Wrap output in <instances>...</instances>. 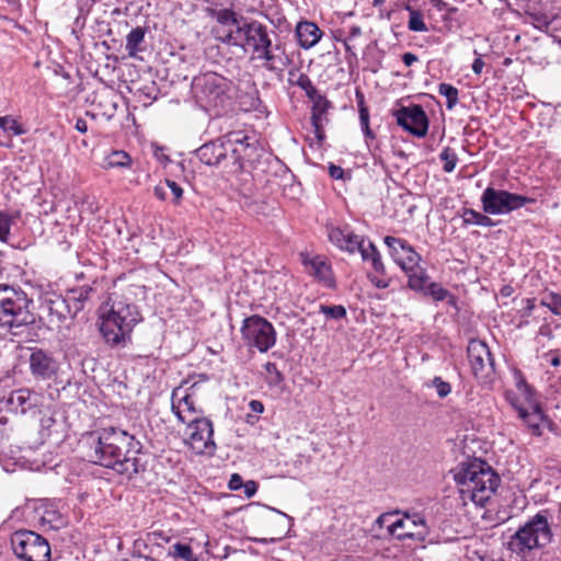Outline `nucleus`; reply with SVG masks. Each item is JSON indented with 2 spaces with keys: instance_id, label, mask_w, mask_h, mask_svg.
<instances>
[{
  "instance_id": "nucleus-32",
  "label": "nucleus",
  "mask_w": 561,
  "mask_h": 561,
  "mask_svg": "<svg viewBox=\"0 0 561 561\" xmlns=\"http://www.w3.org/2000/svg\"><path fill=\"white\" fill-rule=\"evenodd\" d=\"M266 377L265 381L270 388L275 389L277 392H282L284 390V376L278 370L275 363L267 362L264 365Z\"/></svg>"
},
{
  "instance_id": "nucleus-25",
  "label": "nucleus",
  "mask_w": 561,
  "mask_h": 561,
  "mask_svg": "<svg viewBox=\"0 0 561 561\" xmlns=\"http://www.w3.org/2000/svg\"><path fill=\"white\" fill-rule=\"evenodd\" d=\"M302 263L307 272L312 275L327 288L335 287V279L331 264L323 257L317 255L313 257H304Z\"/></svg>"
},
{
  "instance_id": "nucleus-36",
  "label": "nucleus",
  "mask_w": 561,
  "mask_h": 561,
  "mask_svg": "<svg viewBox=\"0 0 561 561\" xmlns=\"http://www.w3.org/2000/svg\"><path fill=\"white\" fill-rule=\"evenodd\" d=\"M465 225H477L481 227H493L495 222L485 214L471 208H466L462 214Z\"/></svg>"
},
{
  "instance_id": "nucleus-13",
  "label": "nucleus",
  "mask_w": 561,
  "mask_h": 561,
  "mask_svg": "<svg viewBox=\"0 0 561 561\" xmlns=\"http://www.w3.org/2000/svg\"><path fill=\"white\" fill-rule=\"evenodd\" d=\"M198 382L188 383L184 380L172 390L171 393V411L181 423L199 417L202 411L196 405V392Z\"/></svg>"
},
{
  "instance_id": "nucleus-5",
  "label": "nucleus",
  "mask_w": 561,
  "mask_h": 561,
  "mask_svg": "<svg viewBox=\"0 0 561 561\" xmlns=\"http://www.w3.org/2000/svg\"><path fill=\"white\" fill-rule=\"evenodd\" d=\"M514 379L516 392L507 391L506 399L533 435L540 436L541 426L547 421L546 415L535 398L533 388L519 370L514 373Z\"/></svg>"
},
{
  "instance_id": "nucleus-15",
  "label": "nucleus",
  "mask_w": 561,
  "mask_h": 561,
  "mask_svg": "<svg viewBox=\"0 0 561 561\" xmlns=\"http://www.w3.org/2000/svg\"><path fill=\"white\" fill-rule=\"evenodd\" d=\"M256 140L243 131L227 134V149H229L230 165L232 172H240L244 163L250 161L257 150Z\"/></svg>"
},
{
  "instance_id": "nucleus-35",
  "label": "nucleus",
  "mask_w": 561,
  "mask_h": 561,
  "mask_svg": "<svg viewBox=\"0 0 561 561\" xmlns=\"http://www.w3.org/2000/svg\"><path fill=\"white\" fill-rule=\"evenodd\" d=\"M309 100L312 102L311 121H325V114L331 103L319 92L309 98Z\"/></svg>"
},
{
  "instance_id": "nucleus-61",
  "label": "nucleus",
  "mask_w": 561,
  "mask_h": 561,
  "mask_svg": "<svg viewBox=\"0 0 561 561\" xmlns=\"http://www.w3.org/2000/svg\"><path fill=\"white\" fill-rule=\"evenodd\" d=\"M342 43L344 45L345 51L350 55V57L356 59L357 55L354 50V47L351 45V39L346 37V38L342 39Z\"/></svg>"
},
{
  "instance_id": "nucleus-43",
  "label": "nucleus",
  "mask_w": 561,
  "mask_h": 561,
  "mask_svg": "<svg viewBox=\"0 0 561 561\" xmlns=\"http://www.w3.org/2000/svg\"><path fill=\"white\" fill-rule=\"evenodd\" d=\"M540 305L548 308L553 314L561 317V295L547 293L541 297Z\"/></svg>"
},
{
  "instance_id": "nucleus-19",
  "label": "nucleus",
  "mask_w": 561,
  "mask_h": 561,
  "mask_svg": "<svg viewBox=\"0 0 561 561\" xmlns=\"http://www.w3.org/2000/svg\"><path fill=\"white\" fill-rule=\"evenodd\" d=\"M397 124L416 137H424L428 129V118L419 104L403 106L396 112Z\"/></svg>"
},
{
  "instance_id": "nucleus-4",
  "label": "nucleus",
  "mask_w": 561,
  "mask_h": 561,
  "mask_svg": "<svg viewBox=\"0 0 561 561\" xmlns=\"http://www.w3.org/2000/svg\"><path fill=\"white\" fill-rule=\"evenodd\" d=\"M32 299L21 288L0 284V329L20 335L35 322Z\"/></svg>"
},
{
  "instance_id": "nucleus-49",
  "label": "nucleus",
  "mask_w": 561,
  "mask_h": 561,
  "mask_svg": "<svg viewBox=\"0 0 561 561\" xmlns=\"http://www.w3.org/2000/svg\"><path fill=\"white\" fill-rule=\"evenodd\" d=\"M431 387L435 388L437 396L442 399L446 398L451 392L450 383L438 376L432 379Z\"/></svg>"
},
{
  "instance_id": "nucleus-10",
  "label": "nucleus",
  "mask_w": 561,
  "mask_h": 561,
  "mask_svg": "<svg viewBox=\"0 0 561 561\" xmlns=\"http://www.w3.org/2000/svg\"><path fill=\"white\" fill-rule=\"evenodd\" d=\"M241 335L244 343L265 353L276 343V331L273 324L261 316H250L243 320Z\"/></svg>"
},
{
  "instance_id": "nucleus-63",
  "label": "nucleus",
  "mask_w": 561,
  "mask_h": 561,
  "mask_svg": "<svg viewBox=\"0 0 561 561\" xmlns=\"http://www.w3.org/2000/svg\"><path fill=\"white\" fill-rule=\"evenodd\" d=\"M75 128H76L79 133H81V134L87 133V130H88V124H87V121H85V119H83V118H81V117L77 118V121H76V125H75Z\"/></svg>"
},
{
  "instance_id": "nucleus-51",
  "label": "nucleus",
  "mask_w": 561,
  "mask_h": 561,
  "mask_svg": "<svg viewBox=\"0 0 561 561\" xmlns=\"http://www.w3.org/2000/svg\"><path fill=\"white\" fill-rule=\"evenodd\" d=\"M167 188H169L173 195V203L179 204L183 196V188L174 181L167 179L165 181Z\"/></svg>"
},
{
  "instance_id": "nucleus-20",
  "label": "nucleus",
  "mask_w": 561,
  "mask_h": 561,
  "mask_svg": "<svg viewBox=\"0 0 561 561\" xmlns=\"http://www.w3.org/2000/svg\"><path fill=\"white\" fill-rule=\"evenodd\" d=\"M32 376L37 380H50L56 378L59 363L50 352L42 348H33L28 358Z\"/></svg>"
},
{
  "instance_id": "nucleus-3",
  "label": "nucleus",
  "mask_w": 561,
  "mask_h": 561,
  "mask_svg": "<svg viewBox=\"0 0 561 561\" xmlns=\"http://www.w3.org/2000/svg\"><path fill=\"white\" fill-rule=\"evenodd\" d=\"M454 479L462 500H470L481 506L494 494L500 484L496 472L481 460L461 462L454 470Z\"/></svg>"
},
{
  "instance_id": "nucleus-24",
  "label": "nucleus",
  "mask_w": 561,
  "mask_h": 561,
  "mask_svg": "<svg viewBox=\"0 0 561 561\" xmlns=\"http://www.w3.org/2000/svg\"><path fill=\"white\" fill-rule=\"evenodd\" d=\"M328 237L332 244L350 254L359 252L367 240L363 236L355 234L350 229H342L340 227H330L328 229Z\"/></svg>"
},
{
  "instance_id": "nucleus-11",
  "label": "nucleus",
  "mask_w": 561,
  "mask_h": 561,
  "mask_svg": "<svg viewBox=\"0 0 561 561\" xmlns=\"http://www.w3.org/2000/svg\"><path fill=\"white\" fill-rule=\"evenodd\" d=\"M482 209L490 215H506L524 207L534 199L504 190L488 186L481 195Z\"/></svg>"
},
{
  "instance_id": "nucleus-18",
  "label": "nucleus",
  "mask_w": 561,
  "mask_h": 561,
  "mask_svg": "<svg viewBox=\"0 0 561 561\" xmlns=\"http://www.w3.org/2000/svg\"><path fill=\"white\" fill-rule=\"evenodd\" d=\"M358 253L364 262H369L371 265L373 272L368 274L371 284L379 289L388 288L391 279L388 277L386 265L375 243L367 239Z\"/></svg>"
},
{
  "instance_id": "nucleus-9",
  "label": "nucleus",
  "mask_w": 561,
  "mask_h": 561,
  "mask_svg": "<svg viewBox=\"0 0 561 561\" xmlns=\"http://www.w3.org/2000/svg\"><path fill=\"white\" fill-rule=\"evenodd\" d=\"M13 553L21 561H49L50 546L42 535L27 529H20L11 535Z\"/></svg>"
},
{
  "instance_id": "nucleus-38",
  "label": "nucleus",
  "mask_w": 561,
  "mask_h": 561,
  "mask_svg": "<svg viewBox=\"0 0 561 561\" xmlns=\"http://www.w3.org/2000/svg\"><path fill=\"white\" fill-rule=\"evenodd\" d=\"M526 18L530 24L540 31L547 30L552 22L548 13L535 9L527 10Z\"/></svg>"
},
{
  "instance_id": "nucleus-22",
  "label": "nucleus",
  "mask_w": 561,
  "mask_h": 561,
  "mask_svg": "<svg viewBox=\"0 0 561 561\" xmlns=\"http://www.w3.org/2000/svg\"><path fill=\"white\" fill-rule=\"evenodd\" d=\"M250 58L261 61L262 67L270 72H283L290 62L285 48L280 44H273V41Z\"/></svg>"
},
{
  "instance_id": "nucleus-12",
  "label": "nucleus",
  "mask_w": 561,
  "mask_h": 561,
  "mask_svg": "<svg viewBox=\"0 0 561 561\" xmlns=\"http://www.w3.org/2000/svg\"><path fill=\"white\" fill-rule=\"evenodd\" d=\"M186 423L185 444L196 455L213 456L216 450L213 422L205 416H199Z\"/></svg>"
},
{
  "instance_id": "nucleus-41",
  "label": "nucleus",
  "mask_w": 561,
  "mask_h": 561,
  "mask_svg": "<svg viewBox=\"0 0 561 561\" xmlns=\"http://www.w3.org/2000/svg\"><path fill=\"white\" fill-rule=\"evenodd\" d=\"M319 312L322 313L327 320H342L346 318V309L342 305H324L319 306Z\"/></svg>"
},
{
  "instance_id": "nucleus-23",
  "label": "nucleus",
  "mask_w": 561,
  "mask_h": 561,
  "mask_svg": "<svg viewBox=\"0 0 561 561\" xmlns=\"http://www.w3.org/2000/svg\"><path fill=\"white\" fill-rule=\"evenodd\" d=\"M196 157L206 165L215 167L226 161L230 165L227 135L202 145L195 150Z\"/></svg>"
},
{
  "instance_id": "nucleus-26",
  "label": "nucleus",
  "mask_w": 561,
  "mask_h": 561,
  "mask_svg": "<svg viewBox=\"0 0 561 561\" xmlns=\"http://www.w3.org/2000/svg\"><path fill=\"white\" fill-rule=\"evenodd\" d=\"M37 394L28 389H18L10 393L4 404L8 411L24 414L37 405Z\"/></svg>"
},
{
  "instance_id": "nucleus-53",
  "label": "nucleus",
  "mask_w": 561,
  "mask_h": 561,
  "mask_svg": "<svg viewBox=\"0 0 561 561\" xmlns=\"http://www.w3.org/2000/svg\"><path fill=\"white\" fill-rule=\"evenodd\" d=\"M329 174L334 180H344V170L334 163H330L328 167Z\"/></svg>"
},
{
  "instance_id": "nucleus-46",
  "label": "nucleus",
  "mask_w": 561,
  "mask_h": 561,
  "mask_svg": "<svg viewBox=\"0 0 561 561\" xmlns=\"http://www.w3.org/2000/svg\"><path fill=\"white\" fill-rule=\"evenodd\" d=\"M147 541L162 547L164 543H169L171 541V536L162 529H153L147 534Z\"/></svg>"
},
{
  "instance_id": "nucleus-31",
  "label": "nucleus",
  "mask_w": 561,
  "mask_h": 561,
  "mask_svg": "<svg viewBox=\"0 0 561 561\" xmlns=\"http://www.w3.org/2000/svg\"><path fill=\"white\" fill-rule=\"evenodd\" d=\"M168 556L174 561H199L192 547L188 543L180 541L171 545Z\"/></svg>"
},
{
  "instance_id": "nucleus-62",
  "label": "nucleus",
  "mask_w": 561,
  "mask_h": 561,
  "mask_svg": "<svg viewBox=\"0 0 561 561\" xmlns=\"http://www.w3.org/2000/svg\"><path fill=\"white\" fill-rule=\"evenodd\" d=\"M484 67V61L482 60L481 57H478L473 60V64H472V71L476 73V75H480L482 72V69Z\"/></svg>"
},
{
  "instance_id": "nucleus-60",
  "label": "nucleus",
  "mask_w": 561,
  "mask_h": 561,
  "mask_svg": "<svg viewBox=\"0 0 561 561\" xmlns=\"http://www.w3.org/2000/svg\"><path fill=\"white\" fill-rule=\"evenodd\" d=\"M249 408L254 413L261 414V413L264 412V404L261 401H259V400H251L249 402Z\"/></svg>"
},
{
  "instance_id": "nucleus-16",
  "label": "nucleus",
  "mask_w": 561,
  "mask_h": 561,
  "mask_svg": "<svg viewBox=\"0 0 561 561\" xmlns=\"http://www.w3.org/2000/svg\"><path fill=\"white\" fill-rule=\"evenodd\" d=\"M385 244L388 247L389 255L392 261L404 272L410 273L419 267L422 260L421 255L416 252L407 240L392 236L383 238Z\"/></svg>"
},
{
  "instance_id": "nucleus-54",
  "label": "nucleus",
  "mask_w": 561,
  "mask_h": 561,
  "mask_svg": "<svg viewBox=\"0 0 561 561\" xmlns=\"http://www.w3.org/2000/svg\"><path fill=\"white\" fill-rule=\"evenodd\" d=\"M243 483L244 482H243L241 476L238 473H233V474H231L230 480L228 482V488L231 491H237L243 486Z\"/></svg>"
},
{
  "instance_id": "nucleus-21",
  "label": "nucleus",
  "mask_w": 561,
  "mask_h": 561,
  "mask_svg": "<svg viewBox=\"0 0 561 561\" xmlns=\"http://www.w3.org/2000/svg\"><path fill=\"white\" fill-rule=\"evenodd\" d=\"M42 311L47 316L51 325L60 327L66 320L73 318V313L65 296L47 293L43 296Z\"/></svg>"
},
{
  "instance_id": "nucleus-59",
  "label": "nucleus",
  "mask_w": 561,
  "mask_h": 561,
  "mask_svg": "<svg viewBox=\"0 0 561 561\" xmlns=\"http://www.w3.org/2000/svg\"><path fill=\"white\" fill-rule=\"evenodd\" d=\"M419 60L417 56L413 53H404L402 55V61L407 67L412 66L414 62Z\"/></svg>"
},
{
  "instance_id": "nucleus-42",
  "label": "nucleus",
  "mask_w": 561,
  "mask_h": 561,
  "mask_svg": "<svg viewBox=\"0 0 561 561\" xmlns=\"http://www.w3.org/2000/svg\"><path fill=\"white\" fill-rule=\"evenodd\" d=\"M438 93L446 98V106L453 110L458 103V89L449 83H440L438 85Z\"/></svg>"
},
{
  "instance_id": "nucleus-14",
  "label": "nucleus",
  "mask_w": 561,
  "mask_h": 561,
  "mask_svg": "<svg viewBox=\"0 0 561 561\" xmlns=\"http://www.w3.org/2000/svg\"><path fill=\"white\" fill-rule=\"evenodd\" d=\"M391 524H388V534L398 540L413 539L424 540L428 535V528L423 516L419 513L404 512Z\"/></svg>"
},
{
  "instance_id": "nucleus-8",
  "label": "nucleus",
  "mask_w": 561,
  "mask_h": 561,
  "mask_svg": "<svg viewBox=\"0 0 561 561\" xmlns=\"http://www.w3.org/2000/svg\"><path fill=\"white\" fill-rule=\"evenodd\" d=\"M272 42L267 26L256 20H247L241 27L230 31L222 44L240 48L243 53L256 54Z\"/></svg>"
},
{
  "instance_id": "nucleus-37",
  "label": "nucleus",
  "mask_w": 561,
  "mask_h": 561,
  "mask_svg": "<svg viewBox=\"0 0 561 561\" xmlns=\"http://www.w3.org/2000/svg\"><path fill=\"white\" fill-rule=\"evenodd\" d=\"M106 169L128 168L131 163L129 154L123 150L112 151L104 161Z\"/></svg>"
},
{
  "instance_id": "nucleus-7",
  "label": "nucleus",
  "mask_w": 561,
  "mask_h": 561,
  "mask_svg": "<svg viewBox=\"0 0 561 561\" xmlns=\"http://www.w3.org/2000/svg\"><path fill=\"white\" fill-rule=\"evenodd\" d=\"M552 540V531L548 519L541 513L536 514L511 537L508 546L511 550L525 552L549 545Z\"/></svg>"
},
{
  "instance_id": "nucleus-29",
  "label": "nucleus",
  "mask_w": 561,
  "mask_h": 561,
  "mask_svg": "<svg viewBox=\"0 0 561 561\" xmlns=\"http://www.w3.org/2000/svg\"><path fill=\"white\" fill-rule=\"evenodd\" d=\"M93 291L94 289L90 285H82L67 290L65 297L73 316L84 309L85 304L89 301Z\"/></svg>"
},
{
  "instance_id": "nucleus-6",
  "label": "nucleus",
  "mask_w": 561,
  "mask_h": 561,
  "mask_svg": "<svg viewBox=\"0 0 561 561\" xmlns=\"http://www.w3.org/2000/svg\"><path fill=\"white\" fill-rule=\"evenodd\" d=\"M230 82L215 72H206L194 78L192 89L196 101L206 111L222 108L229 99Z\"/></svg>"
},
{
  "instance_id": "nucleus-17",
  "label": "nucleus",
  "mask_w": 561,
  "mask_h": 561,
  "mask_svg": "<svg viewBox=\"0 0 561 561\" xmlns=\"http://www.w3.org/2000/svg\"><path fill=\"white\" fill-rule=\"evenodd\" d=\"M467 353L474 377L482 381L488 380L494 373V359L486 343L471 340Z\"/></svg>"
},
{
  "instance_id": "nucleus-48",
  "label": "nucleus",
  "mask_w": 561,
  "mask_h": 561,
  "mask_svg": "<svg viewBox=\"0 0 561 561\" xmlns=\"http://www.w3.org/2000/svg\"><path fill=\"white\" fill-rule=\"evenodd\" d=\"M425 294L430 295L436 301H443L450 296L447 289L435 282L428 284Z\"/></svg>"
},
{
  "instance_id": "nucleus-40",
  "label": "nucleus",
  "mask_w": 561,
  "mask_h": 561,
  "mask_svg": "<svg viewBox=\"0 0 561 561\" xmlns=\"http://www.w3.org/2000/svg\"><path fill=\"white\" fill-rule=\"evenodd\" d=\"M535 299H523L522 300V307L518 309L517 313L519 317V322L517 323V328L522 329L529 324L528 318L534 316V312L536 310V304Z\"/></svg>"
},
{
  "instance_id": "nucleus-1",
  "label": "nucleus",
  "mask_w": 561,
  "mask_h": 561,
  "mask_svg": "<svg viewBox=\"0 0 561 561\" xmlns=\"http://www.w3.org/2000/svg\"><path fill=\"white\" fill-rule=\"evenodd\" d=\"M141 444L128 432L105 427L98 432L94 462L131 479L145 470L141 461Z\"/></svg>"
},
{
  "instance_id": "nucleus-56",
  "label": "nucleus",
  "mask_w": 561,
  "mask_h": 561,
  "mask_svg": "<svg viewBox=\"0 0 561 561\" xmlns=\"http://www.w3.org/2000/svg\"><path fill=\"white\" fill-rule=\"evenodd\" d=\"M359 123H360V128H362L364 135L366 136V138L374 139L375 135H374L373 130L369 127V116L360 117L359 118Z\"/></svg>"
},
{
  "instance_id": "nucleus-39",
  "label": "nucleus",
  "mask_w": 561,
  "mask_h": 561,
  "mask_svg": "<svg viewBox=\"0 0 561 561\" xmlns=\"http://www.w3.org/2000/svg\"><path fill=\"white\" fill-rule=\"evenodd\" d=\"M409 12L408 28L412 32H427V25L424 22L423 13L410 5H407Z\"/></svg>"
},
{
  "instance_id": "nucleus-58",
  "label": "nucleus",
  "mask_w": 561,
  "mask_h": 561,
  "mask_svg": "<svg viewBox=\"0 0 561 561\" xmlns=\"http://www.w3.org/2000/svg\"><path fill=\"white\" fill-rule=\"evenodd\" d=\"M323 122L324 121H318V122L311 121L313 129H314L316 138L319 141H322L324 139Z\"/></svg>"
},
{
  "instance_id": "nucleus-34",
  "label": "nucleus",
  "mask_w": 561,
  "mask_h": 561,
  "mask_svg": "<svg viewBox=\"0 0 561 561\" xmlns=\"http://www.w3.org/2000/svg\"><path fill=\"white\" fill-rule=\"evenodd\" d=\"M408 287L414 291H422L425 294L428 286V275L424 268H416L413 272L407 273Z\"/></svg>"
},
{
  "instance_id": "nucleus-44",
  "label": "nucleus",
  "mask_w": 561,
  "mask_h": 561,
  "mask_svg": "<svg viewBox=\"0 0 561 561\" xmlns=\"http://www.w3.org/2000/svg\"><path fill=\"white\" fill-rule=\"evenodd\" d=\"M439 159L444 162L443 170L447 173H451L458 162L457 154L449 147L442 150Z\"/></svg>"
},
{
  "instance_id": "nucleus-45",
  "label": "nucleus",
  "mask_w": 561,
  "mask_h": 561,
  "mask_svg": "<svg viewBox=\"0 0 561 561\" xmlns=\"http://www.w3.org/2000/svg\"><path fill=\"white\" fill-rule=\"evenodd\" d=\"M0 128L4 131H12L15 136H21L26 133L22 125L19 124L18 121L11 116L0 117Z\"/></svg>"
},
{
  "instance_id": "nucleus-55",
  "label": "nucleus",
  "mask_w": 561,
  "mask_h": 561,
  "mask_svg": "<svg viewBox=\"0 0 561 561\" xmlns=\"http://www.w3.org/2000/svg\"><path fill=\"white\" fill-rule=\"evenodd\" d=\"M242 488L247 497H252L257 492V483L253 480L244 482Z\"/></svg>"
},
{
  "instance_id": "nucleus-2",
  "label": "nucleus",
  "mask_w": 561,
  "mask_h": 561,
  "mask_svg": "<svg viewBox=\"0 0 561 561\" xmlns=\"http://www.w3.org/2000/svg\"><path fill=\"white\" fill-rule=\"evenodd\" d=\"M100 332L111 347H125L141 314L128 298L114 295L102 308Z\"/></svg>"
},
{
  "instance_id": "nucleus-52",
  "label": "nucleus",
  "mask_w": 561,
  "mask_h": 561,
  "mask_svg": "<svg viewBox=\"0 0 561 561\" xmlns=\"http://www.w3.org/2000/svg\"><path fill=\"white\" fill-rule=\"evenodd\" d=\"M356 102L359 112V118L369 116V110L366 105L365 96L359 90H356Z\"/></svg>"
},
{
  "instance_id": "nucleus-30",
  "label": "nucleus",
  "mask_w": 561,
  "mask_h": 561,
  "mask_svg": "<svg viewBox=\"0 0 561 561\" xmlns=\"http://www.w3.org/2000/svg\"><path fill=\"white\" fill-rule=\"evenodd\" d=\"M288 82L304 90L308 99L318 93L310 78L306 73L299 72L297 69L289 70Z\"/></svg>"
},
{
  "instance_id": "nucleus-57",
  "label": "nucleus",
  "mask_w": 561,
  "mask_h": 561,
  "mask_svg": "<svg viewBox=\"0 0 561 561\" xmlns=\"http://www.w3.org/2000/svg\"><path fill=\"white\" fill-rule=\"evenodd\" d=\"M167 185H165V182L163 183H159L158 185L154 186L153 188V194L154 196L160 199V201H165L167 199Z\"/></svg>"
},
{
  "instance_id": "nucleus-28",
  "label": "nucleus",
  "mask_w": 561,
  "mask_h": 561,
  "mask_svg": "<svg viewBox=\"0 0 561 561\" xmlns=\"http://www.w3.org/2000/svg\"><path fill=\"white\" fill-rule=\"evenodd\" d=\"M214 18L222 26L218 31L217 39L222 43V38L227 33L242 26L245 23L247 18L239 15L231 9H220L214 11Z\"/></svg>"
},
{
  "instance_id": "nucleus-33",
  "label": "nucleus",
  "mask_w": 561,
  "mask_h": 561,
  "mask_svg": "<svg viewBox=\"0 0 561 561\" xmlns=\"http://www.w3.org/2000/svg\"><path fill=\"white\" fill-rule=\"evenodd\" d=\"M145 28L137 26L133 28L126 37V50L129 57H137L140 51L139 45L145 41Z\"/></svg>"
},
{
  "instance_id": "nucleus-47",
  "label": "nucleus",
  "mask_w": 561,
  "mask_h": 561,
  "mask_svg": "<svg viewBox=\"0 0 561 561\" xmlns=\"http://www.w3.org/2000/svg\"><path fill=\"white\" fill-rule=\"evenodd\" d=\"M12 225V217L0 211V241L8 243L10 238V230Z\"/></svg>"
},
{
  "instance_id": "nucleus-50",
  "label": "nucleus",
  "mask_w": 561,
  "mask_h": 561,
  "mask_svg": "<svg viewBox=\"0 0 561 561\" xmlns=\"http://www.w3.org/2000/svg\"><path fill=\"white\" fill-rule=\"evenodd\" d=\"M401 514V511H392L382 513L377 517L375 520V525L379 526L380 528L386 527L388 529V524H391L392 517L399 516Z\"/></svg>"
},
{
  "instance_id": "nucleus-27",
  "label": "nucleus",
  "mask_w": 561,
  "mask_h": 561,
  "mask_svg": "<svg viewBox=\"0 0 561 561\" xmlns=\"http://www.w3.org/2000/svg\"><path fill=\"white\" fill-rule=\"evenodd\" d=\"M295 35L302 49H310L320 42L323 32L314 22L304 20L297 23Z\"/></svg>"
},
{
  "instance_id": "nucleus-64",
  "label": "nucleus",
  "mask_w": 561,
  "mask_h": 561,
  "mask_svg": "<svg viewBox=\"0 0 561 561\" xmlns=\"http://www.w3.org/2000/svg\"><path fill=\"white\" fill-rule=\"evenodd\" d=\"M360 35H362V28H360V26H358V25H353V26H351V28H350V34H348L347 38H350V39L352 41L353 38H356V37H358V36H360Z\"/></svg>"
}]
</instances>
